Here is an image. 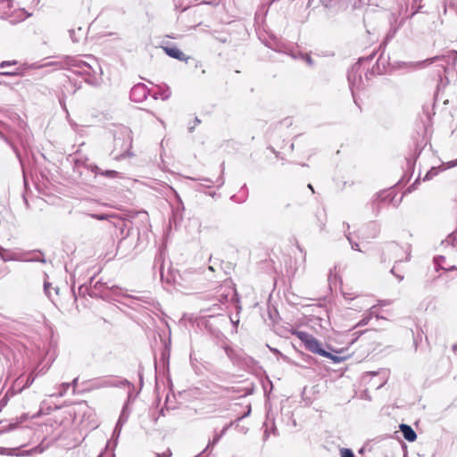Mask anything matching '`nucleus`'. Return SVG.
<instances>
[{"label":"nucleus","instance_id":"f257e3e1","mask_svg":"<svg viewBox=\"0 0 457 457\" xmlns=\"http://www.w3.org/2000/svg\"><path fill=\"white\" fill-rule=\"evenodd\" d=\"M293 335L301 340L308 351L320 355L323 353L324 349H322L321 344L312 335L304 331H294Z\"/></svg>","mask_w":457,"mask_h":457},{"label":"nucleus","instance_id":"f03ea898","mask_svg":"<svg viewBox=\"0 0 457 457\" xmlns=\"http://www.w3.org/2000/svg\"><path fill=\"white\" fill-rule=\"evenodd\" d=\"M163 51L169 56H170L174 59H177L179 61L187 62V60L189 59V57L187 56L180 49H179L178 47H175V46H173V47L165 46V47H163Z\"/></svg>","mask_w":457,"mask_h":457},{"label":"nucleus","instance_id":"7ed1b4c3","mask_svg":"<svg viewBox=\"0 0 457 457\" xmlns=\"http://www.w3.org/2000/svg\"><path fill=\"white\" fill-rule=\"evenodd\" d=\"M400 430L407 441L414 442L417 439V435L411 426L407 424H401Z\"/></svg>","mask_w":457,"mask_h":457},{"label":"nucleus","instance_id":"20e7f679","mask_svg":"<svg viewBox=\"0 0 457 457\" xmlns=\"http://www.w3.org/2000/svg\"><path fill=\"white\" fill-rule=\"evenodd\" d=\"M100 174L102 176H104L106 178H111V179H114V178H118L119 177V172L116 171V170H107L101 171Z\"/></svg>","mask_w":457,"mask_h":457},{"label":"nucleus","instance_id":"39448f33","mask_svg":"<svg viewBox=\"0 0 457 457\" xmlns=\"http://www.w3.org/2000/svg\"><path fill=\"white\" fill-rule=\"evenodd\" d=\"M321 356L323 357H326V358H328L330 360H332L334 362H339L340 361V358L336 356V355H333L332 353L327 352V351H323V353H321Z\"/></svg>","mask_w":457,"mask_h":457},{"label":"nucleus","instance_id":"423d86ee","mask_svg":"<svg viewBox=\"0 0 457 457\" xmlns=\"http://www.w3.org/2000/svg\"><path fill=\"white\" fill-rule=\"evenodd\" d=\"M340 457H355L353 451L348 448L340 449Z\"/></svg>","mask_w":457,"mask_h":457},{"label":"nucleus","instance_id":"0eeeda50","mask_svg":"<svg viewBox=\"0 0 457 457\" xmlns=\"http://www.w3.org/2000/svg\"><path fill=\"white\" fill-rule=\"evenodd\" d=\"M35 378L32 374H29L27 378L26 385L25 386H29L34 382Z\"/></svg>","mask_w":457,"mask_h":457},{"label":"nucleus","instance_id":"6e6552de","mask_svg":"<svg viewBox=\"0 0 457 457\" xmlns=\"http://www.w3.org/2000/svg\"><path fill=\"white\" fill-rule=\"evenodd\" d=\"M17 63L16 61H7V62H3L0 66L1 67H5V66H11V65H15Z\"/></svg>","mask_w":457,"mask_h":457},{"label":"nucleus","instance_id":"1a4fd4ad","mask_svg":"<svg viewBox=\"0 0 457 457\" xmlns=\"http://www.w3.org/2000/svg\"><path fill=\"white\" fill-rule=\"evenodd\" d=\"M368 321H369V319H363L357 323L356 327L364 326L368 323Z\"/></svg>","mask_w":457,"mask_h":457},{"label":"nucleus","instance_id":"9d476101","mask_svg":"<svg viewBox=\"0 0 457 457\" xmlns=\"http://www.w3.org/2000/svg\"><path fill=\"white\" fill-rule=\"evenodd\" d=\"M171 452L170 450H167L166 453H163L162 454H157V457H170Z\"/></svg>","mask_w":457,"mask_h":457},{"label":"nucleus","instance_id":"9b49d317","mask_svg":"<svg viewBox=\"0 0 457 457\" xmlns=\"http://www.w3.org/2000/svg\"><path fill=\"white\" fill-rule=\"evenodd\" d=\"M127 138H128V141H129V149L131 147V142H132V138L130 137V133L128 132L127 133Z\"/></svg>","mask_w":457,"mask_h":457},{"label":"nucleus","instance_id":"f8f14e48","mask_svg":"<svg viewBox=\"0 0 457 457\" xmlns=\"http://www.w3.org/2000/svg\"><path fill=\"white\" fill-rule=\"evenodd\" d=\"M92 217L95 218V219H97V220H104L105 219L104 215L93 214Z\"/></svg>","mask_w":457,"mask_h":457},{"label":"nucleus","instance_id":"ddd939ff","mask_svg":"<svg viewBox=\"0 0 457 457\" xmlns=\"http://www.w3.org/2000/svg\"><path fill=\"white\" fill-rule=\"evenodd\" d=\"M343 294H344V295H345V298H347V299H353V297L351 296V295H350V294H347V293H345V292H343Z\"/></svg>","mask_w":457,"mask_h":457},{"label":"nucleus","instance_id":"4468645a","mask_svg":"<svg viewBox=\"0 0 457 457\" xmlns=\"http://www.w3.org/2000/svg\"><path fill=\"white\" fill-rule=\"evenodd\" d=\"M308 187L312 190V193H314V189L311 184L308 185Z\"/></svg>","mask_w":457,"mask_h":457},{"label":"nucleus","instance_id":"2eb2a0df","mask_svg":"<svg viewBox=\"0 0 457 457\" xmlns=\"http://www.w3.org/2000/svg\"><path fill=\"white\" fill-rule=\"evenodd\" d=\"M2 74H4V75H12L13 73L6 71V72H2Z\"/></svg>","mask_w":457,"mask_h":457}]
</instances>
